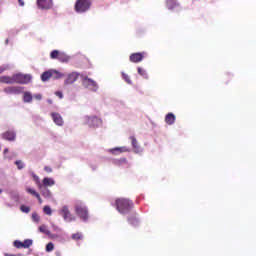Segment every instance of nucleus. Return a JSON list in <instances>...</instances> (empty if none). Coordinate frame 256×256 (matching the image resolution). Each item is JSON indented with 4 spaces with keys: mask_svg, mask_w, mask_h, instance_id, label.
<instances>
[{
    "mask_svg": "<svg viewBox=\"0 0 256 256\" xmlns=\"http://www.w3.org/2000/svg\"><path fill=\"white\" fill-rule=\"evenodd\" d=\"M116 209L121 215H127V213L133 209V202L125 198L117 199Z\"/></svg>",
    "mask_w": 256,
    "mask_h": 256,
    "instance_id": "nucleus-1",
    "label": "nucleus"
},
{
    "mask_svg": "<svg viewBox=\"0 0 256 256\" xmlns=\"http://www.w3.org/2000/svg\"><path fill=\"white\" fill-rule=\"evenodd\" d=\"M75 212L76 215H78V217H80V219L84 221V223H87V221H89V210L83 202L76 203Z\"/></svg>",
    "mask_w": 256,
    "mask_h": 256,
    "instance_id": "nucleus-2",
    "label": "nucleus"
},
{
    "mask_svg": "<svg viewBox=\"0 0 256 256\" xmlns=\"http://www.w3.org/2000/svg\"><path fill=\"white\" fill-rule=\"evenodd\" d=\"M82 77V86L84 89H88V91H92L93 93H97L99 91V84L97 82L87 76Z\"/></svg>",
    "mask_w": 256,
    "mask_h": 256,
    "instance_id": "nucleus-3",
    "label": "nucleus"
},
{
    "mask_svg": "<svg viewBox=\"0 0 256 256\" xmlns=\"http://www.w3.org/2000/svg\"><path fill=\"white\" fill-rule=\"evenodd\" d=\"M84 125H88L90 129H97L103 125V120L97 116H84Z\"/></svg>",
    "mask_w": 256,
    "mask_h": 256,
    "instance_id": "nucleus-4",
    "label": "nucleus"
},
{
    "mask_svg": "<svg viewBox=\"0 0 256 256\" xmlns=\"http://www.w3.org/2000/svg\"><path fill=\"white\" fill-rule=\"evenodd\" d=\"M91 9V0H77L75 3L76 13H86Z\"/></svg>",
    "mask_w": 256,
    "mask_h": 256,
    "instance_id": "nucleus-5",
    "label": "nucleus"
},
{
    "mask_svg": "<svg viewBox=\"0 0 256 256\" xmlns=\"http://www.w3.org/2000/svg\"><path fill=\"white\" fill-rule=\"evenodd\" d=\"M14 83H18L19 85H27L31 81V75L29 74H14L13 75Z\"/></svg>",
    "mask_w": 256,
    "mask_h": 256,
    "instance_id": "nucleus-6",
    "label": "nucleus"
},
{
    "mask_svg": "<svg viewBox=\"0 0 256 256\" xmlns=\"http://www.w3.org/2000/svg\"><path fill=\"white\" fill-rule=\"evenodd\" d=\"M59 215L63 217L64 221L66 223H71V221H75V216L71 214V211H69V207L67 205L63 206L62 209L59 210Z\"/></svg>",
    "mask_w": 256,
    "mask_h": 256,
    "instance_id": "nucleus-7",
    "label": "nucleus"
},
{
    "mask_svg": "<svg viewBox=\"0 0 256 256\" xmlns=\"http://www.w3.org/2000/svg\"><path fill=\"white\" fill-rule=\"evenodd\" d=\"M24 89L25 88L23 86H7L6 88H4L3 92L6 95H21Z\"/></svg>",
    "mask_w": 256,
    "mask_h": 256,
    "instance_id": "nucleus-8",
    "label": "nucleus"
},
{
    "mask_svg": "<svg viewBox=\"0 0 256 256\" xmlns=\"http://www.w3.org/2000/svg\"><path fill=\"white\" fill-rule=\"evenodd\" d=\"M79 73L78 72H71L66 75V79L64 80V85H73L79 79Z\"/></svg>",
    "mask_w": 256,
    "mask_h": 256,
    "instance_id": "nucleus-9",
    "label": "nucleus"
},
{
    "mask_svg": "<svg viewBox=\"0 0 256 256\" xmlns=\"http://www.w3.org/2000/svg\"><path fill=\"white\" fill-rule=\"evenodd\" d=\"M53 122L55 123V125H57V127H63V125H65V121L63 120V116H61V114H59L58 112H52L50 114Z\"/></svg>",
    "mask_w": 256,
    "mask_h": 256,
    "instance_id": "nucleus-10",
    "label": "nucleus"
},
{
    "mask_svg": "<svg viewBox=\"0 0 256 256\" xmlns=\"http://www.w3.org/2000/svg\"><path fill=\"white\" fill-rule=\"evenodd\" d=\"M39 9H53V0H37Z\"/></svg>",
    "mask_w": 256,
    "mask_h": 256,
    "instance_id": "nucleus-11",
    "label": "nucleus"
},
{
    "mask_svg": "<svg viewBox=\"0 0 256 256\" xmlns=\"http://www.w3.org/2000/svg\"><path fill=\"white\" fill-rule=\"evenodd\" d=\"M2 139H5V141H15L17 139V132L8 130L2 134Z\"/></svg>",
    "mask_w": 256,
    "mask_h": 256,
    "instance_id": "nucleus-12",
    "label": "nucleus"
},
{
    "mask_svg": "<svg viewBox=\"0 0 256 256\" xmlns=\"http://www.w3.org/2000/svg\"><path fill=\"white\" fill-rule=\"evenodd\" d=\"M40 193L45 199H53V193H51V190L49 188L39 185Z\"/></svg>",
    "mask_w": 256,
    "mask_h": 256,
    "instance_id": "nucleus-13",
    "label": "nucleus"
},
{
    "mask_svg": "<svg viewBox=\"0 0 256 256\" xmlns=\"http://www.w3.org/2000/svg\"><path fill=\"white\" fill-rule=\"evenodd\" d=\"M108 151H109V153H112V155H121V153L129 152L128 148L125 146L115 147V148L109 149Z\"/></svg>",
    "mask_w": 256,
    "mask_h": 256,
    "instance_id": "nucleus-14",
    "label": "nucleus"
},
{
    "mask_svg": "<svg viewBox=\"0 0 256 256\" xmlns=\"http://www.w3.org/2000/svg\"><path fill=\"white\" fill-rule=\"evenodd\" d=\"M130 139L132 141V147L134 149V153H143V148L139 146V142L137 141V138H135L134 136H131Z\"/></svg>",
    "mask_w": 256,
    "mask_h": 256,
    "instance_id": "nucleus-15",
    "label": "nucleus"
},
{
    "mask_svg": "<svg viewBox=\"0 0 256 256\" xmlns=\"http://www.w3.org/2000/svg\"><path fill=\"white\" fill-rule=\"evenodd\" d=\"M166 7L170 11H177L179 9V3L175 0H166Z\"/></svg>",
    "mask_w": 256,
    "mask_h": 256,
    "instance_id": "nucleus-16",
    "label": "nucleus"
},
{
    "mask_svg": "<svg viewBox=\"0 0 256 256\" xmlns=\"http://www.w3.org/2000/svg\"><path fill=\"white\" fill-rule=\"evenodd\" d=\"M22 93H23V97H22L23 103H33V94L30 91H25Z\"/></svg>",
    "mask_w": 256,
    "mask_h": 256,
    "instance_id": "nucleus-17",
    "label": "nucleus"
},
{
    "mask_svg": "<svg viewBox=\"0 0 256 256\" xmlns=\"http://www.w3.org/2000/svg\"><path fill=\"white\" fill-rule=\"evenodd\" d=\"M130 61L132 63H139L143 61V53H134L130 55Z\"/></svg>",
    "mask_w": 256,
    "mask_h": 256,
    "instance_id": "nucleus-18",
    "label": "nucleus"
},
{
    "mask_svg": "<svg viewBox=\"0 0 256 256\" xmlns=\"http://www.w3.org/2000/svg\"><path fill=\"white\" fill-rule=\"evenodd\" d=\"M50 76H51V79L57 80V79H63V77H65V74L55 69H50Z\"/></svg>",
    "mask_w": 256,
    "mask_h": 256,
    "instance_id": "nucleus-19",
    "label": "nucleus"
},
{
    "mask_svg": "<svg viewBox=\"0 0 256 256\" xmlns=\"http://www.w3.org/2000/svg\"><path fill=\"white\" fill-rule=\"evenodd\" d=\"M0 83H5L6 85L15 84L13 76H1Z\"/></svg>",
    "mask_w": 256,
    "mask_h": 256,
    "instance_id": "nucleus-20",
    "label": "nucleus"
},
{
    "mask_svg": "<svg viewBox=\"0 0 256 256\" xmlns=\"http://www.w3.org/2000/svg\"><path fill=\"white\" fill-rule=\"evenodd\" d=\"M53 185H55V180L53 178L45 177L43 179L42 187H53Z\"/></svg>",
    "mask_w": 256,
    "mask_h": 256,
    "instance_id": "nucleus-21",
    "label": "nucleus"
},
{
    "mask_svg": "<svg viewBox=\"0 0 256 256\" xmlns=\"http://www.w3.org/2000/svg\"><path fill=\"white\" fill-rule=\"evenodd\" d=\"M165 122L167 125H174L175 124V114L168 113L165 117Z\"/></svg>",
    "mask_w": 256,
    "mask_h": 256,
    "instance_id": "nucleus-22",
    "label": "nucleus"
},
{
    "mask_svg": "<svg viewBox=\"0 0 256 256\" xmlns=\"http://www.w3.org/2000/svg\"><path fill=\"white\" fill-rule=\"evenodd\" d=\"M71 59V57H69L67 54L60 52L59 56H58V61H60L61 63H69V60Z\"/></svg>",
    "mask_w": 256,
    "mask_h": 256,
    "instance_id": "nucleus-23",
    "label": "nucleus"
},
{
    "mask_svg": "<svg viewBox=\"0 0 256 256\" xmlns=\"http://www.w3.org/2000/svg\"><path fill=\"white\" fill-rule=\"evenodd\" d=\"M41 79L42 81L45 83L47 81H49L51 79V70L45 71L42 75H41Z\"/></svg>",
    "mask_w": 256,
    "mask_h": 256,
    "instance_id": "nucleus-24",
    "label": "nucleus"
},
{
    "mask_svg": "<svg viewBox=\"0 0 256 256\" xmlns=\"http://www.w3.org/2000/svg\"><path fill=\"white\" fill-rule=\"evenodd\" d=\"M128 223L133 227H137V225H139V219H137L135 216L128 217Z\"/></svg>",
    "mask_w": 256,
    "mask_h": 256,
    "instance_id": "nucleus-25",
    "label": "nucleus"
},
{
    "mask_svg": "<svg viewBox=\"0 0 256 256\" xmlns=\"http://www.w3.org/2000/svg\"><path fill=\"white\" fill-rule=\"evenodd\" d=\"M11 200L13 201L14 205H19V193L11 192Z\"/></svg>",
    "mask_w": 256,
    "mask_h": 256,
    "instance_id": "nucleus-26",
    "label": "nucleus"
},
{
    "mask_svg": "<svg viewBox=\"0 0 256 256\" xmlns=\"http://www.w3.org/2000/svg\"><path fill=\"white\" fill-rule=\"evenodd\" d=\"M33 245V241L31 239H26L22 242V249H29Z\"/></svg>",
    "mask_w": 256,
    "mask_h": 256,
    "instance_id": "nucleus-27",
    "label": "nucleus"
},
{
    "mask_svg": "<svg viewBox=\"0 0 256 256\" xmlns=\"http://www.w3.org/2000/svg\"><path fill=\"white\" fill-rule=\"evenodd\" d=\"M138 73L143 77L144 79H149V74H147V71L141 67H138Z\"/></svg>",
    "mask_w": 256,
    "mask_h": 256,
    "instance_id": "nucleus-28",
    "label": "nucleus"
},
{
    "mask_svg": "<svg viewBox=\"0 0 256 256\" xmlns=\"http://www.w3.org/2000/svg\"><path fill=\"white\" fill-rule=\"evenodd\" d=\"M40 233H44L45 235H51V231L47 229L46 225H42L39 227Z\"/></svg>",
    "mask_w": 256,
    "mask_h": 256,
    "instance_id": "nucleus-29",
    "label": "nucleus"
},
{
    "mask_svg": "<svg viewBox=\"0 0 256 256\" xmlns=\"http://www.w3.org/2000/svg\"><path fill=\"white\" fill-rule=\"evenodd\" d=\"M26 191L30 195H33L34 197H36V199H39V193H37V191H35V189L27 188Z\"/></svg>",
    "mask_w": 256,
    "mask_h": 256,
    "instance_id": "nucleus-30",
    "label": "nucleus"
},
{
    "mask_svg": "<svg viewBox=\"0 0 256 256\" xmlns=\"http://www.w3.org/2000/svg\"><path fill=\"white\" fill-rule=\"evenodd\" d=\"M72 239L74 241H79V240L83 239V234L81 232H77L75 234H72Z\"/></svg>",
    "mask_w": 256,
    "mask_h": 256,
    "instance_id": "nucleus-31",
    "label": "nucleus"
},
{
    "mask_svg": "<svg viewBox=\"0 0 256 256\" xmlns=\"http://www.w3.org/2000/svg\"><path fill=\"white\" fill-rule=\"evenodd\" d=\"M14 164L17 166V169H19V171H21V169H25V163H23L21 160L15 161Z\"/></svg>",
    "mask_w": 256,
    "mask_h": 256,
    "instance_id": "nucleus-32",
    "label": "nucleus"
},
{
    "mask_svg": "<svg viewBox=\"0 0 256 256\" xmlns=\"http://www.w3.org/2000/svg\"><path fill=\"white\" fill-rule=\"evenodd\" d=\"M60 54H61V52H59L58 50H53L50 53V57H51V59H59Z\"/></svg>",
    "mask_w": 256,
    "mask_h": 256,
    "instance_id": "nucleus-33",
    "label": "nucleus"
},
{
    "mask_svg": "<svg viewBox=\"0 0 256 256\" xmlns=\"http://www.w3.org/2000/svg\"><path fill=\"white\" fill-rule=\"evenodd\" d=\"M122 78L128 83V85L133 84V81H131V78L129 77V75L125 74V72H122Z\"/></svg>",
    "mask_w": 256,
    "mask_h": 256,
    "instance_id": "nucleus-34",
    "label": "nucleus"
},
{
    "mask_svg": "<svg viewBox=\"0 0 256 256\" xmlns=\"http://www.w3.org/2000/svg\"><path fill=\"white\" fill-rule=\"evenodd\" d=\"M43 211L45 215H49V216L53 215V210H51V206H44Z\"/></svg>",
    "mask_w": 256,
    "mask_h": 256,
    "instance_id": "nucleus-35",
    "label": "nucleus"
},
{
    "mask_svg": "<svg viewBox=\"0 0 256 256\" xmlns=\"http://www.w3.org/2000/svg\"><path fill=\"white\" fill-rule=\"evenodd\" d=\"M32 221H34V223H39V221H41V217H39L37 212L32 213Z\"/></svg>",
    "mask_w": 256,
    "mask_h": 256,
    "instance_id": "nucleus-36",
    "label": "nucleus"
},
{
    "mask_svg": "<svg viewBox=\"0 0 256 256\" xmlns=\"http://www.w3.org/2000/svg\"><path fill=\"white\" fill-rule=\"evenodd\" d=\"M53 249H55V245L53 244V242H50L46 245V251L47 253H51V251H53Z\"/></svg>",
    "mask_w": 256,
    "mask_h": 256,
    "instance_id": "nucleus-37",
    "label": "nucleus"
},
{
    "mask_svg": "<svg viewBox=\"0 0 256 256\" xmlns=\"http://www.w3.org/2000/svg\"><path fill=\"white\" fill-rule=\"evenodd\" d=\"M14 247H16V249H21L23 248V242L19 241V240H15L13 243Z\"/></svg>",
    "mask_w": 256,
    "mask_h": 256,
    "instance_id": "nucleus-38",
    "label": "nucleus"
},
{
    "mask_svg": "<svg viewBox=\"0 0 256 256\" xmlns=\"http://www.w3.org/2000/svg\"><path fill=\"white\" fill-rule=\"evenodd\" d=\"M7 69H11V66H9V64L0 66V75H1V73L7 71Z\"/></svg>",
    "mask_w": 256,
    "mask_h": 256,
    "instance_id": "nucleus-39",
    "label": "nucleus"
},
{
    "mask_svg": "<svg viewBox=\"0 0 256 256\" xmlns=\"http://www.w3.org/2000/svg\"><path fill=\"white\" fill-rule=\"evenodd\" d=\"M20 211H22V213H29V211H31V208L25 205H22L20 207Z\"/></svg>",
    "mask_w": 256,
    "mask_h": 256,
    "instance_id": "nucleus-40",
    "label": "nucleus"
},
{
    "mask_svg": "<svg viewBox=\"0 0 256 256\" xmlns=\"http://www.w3.org/2000/svg\"><path fill=\"white\" fill-rule=\"evenodd\" d=\"M123 163H127V158H120L115 161V165H123Z\"/></svg>",
    "mask_w": 256,
    "mask_h": 256,
    "instance_id": "nucleus-41",
    "label": "nucleus"
},
{
    "mask_svg": "<svg viewBox=\"0 0 256 256\" xmlns=\"http://www.w3.org/2000/svg\"><path fill=\"white\" fill-rule=\"evenodd\" d=\"M33 97L36 99V101H41V99H43V95L41 94H35Z\"/></svg>",
    "mask_w": 256,
    "mask_h": 256,
    "instance_id": "nucleus-42",
    "label": "nucleus"
},
{
    "mask_svg": "<svg viewBox=\"0 0 256 256\" xmlns=\"http://www.w3.org/2000/svg\"><path fill=\"white\" fill-rule=\"evenodd\" d=\"M55 95H56L57 97H59V99H63V92L57 91V92H55Z\"/></svg>",
    "mask_w": 256,
    "mask_h": 256,
    "instance_id": "nucleus-43",
    "label": "nucleus"
},
{
    "mask_svg": "<svg viewBox=\"0 0 256 256\" xmlns=\"http://www.w3.org/2000/svg\"><path fill=\"white\" fill-rule=\"evenodd\" d=\"M44 171H46L47 173H51L53 171V169H51V167H49V166H45Z\"/></svg>",
    "mask_w": 256,
    "mask_h": 256,
    "instance_id": "nucleus-44",
    "label": "nucleus"
},
{
    "mask_svg": "<svg viewBox=\"0 0 256 256\" xmlns=\"http://www.w3.org/2000/svg\"><path fill=\"white\" fill-rule=\"evenodd\" d=\"M32 177L34 181H39V176H37L35 173H32Z\"/></svg>",
    "mask_w": 256,
    "mask_h": 256,
    "instance_id": "nucleus-45",
    "label": "nucleus"
},
{
    "mask_svg": "<svg viewBox=\"0 0 256 256\" xmlns=\"http://www.w3.org/2000/svg\"><path fill=\"white\" fill-rule=\"evenodd\" d=\"M52 228L54 231H61V228H59L58 226H56L54 224L52 225Z\"/></svg>",
    "mask_w": 256,
    "mask_h": 256,
    "instance_id": "nucleus-46",
    "label": "nucleus"
},
{
    "mask_svg": "<svg viewBox=\"0 0 256 256\" xmlns=\"http://www.w3.org/2000/svg\"><path fill=\"white\" fill-rule=\"evenodd\" d=\"M20 7H25V2L23 0H18Z\"/></svg>",
    "mask_w": 256,
    "mask_h": 256,
    "instance_id": "nucleus-47",
    "label": "nucleus"
},
{
    "mask_svg": "<svg viewBox=\"0 0 256 256\" xmlns=\"http://www.w3.org/2000/svg\"><path fill=\"white\" fill-rule=\"evenodd\" d=\"M48 237H51V239H55V238H57V234H50V235H48Z\"/></svg>",
    "mask_w": 256,
    "mask_h": 256,
    "instance_id": "nucleus-48",
    "label": "nucleus"
},
{
    "mask_svg": "<svg viewBox=\"0 0 256 256\" xmlns=\"http://www.w3.org/2000/svg\"><path fill=\"white\" fill-rule=\"evenodd\" d=\"M47 103H49V105H53V100L52 99H47Z\"/></svg>",
    "mask_w": 256,
    "mask_h": 256,
    "instance_id": "nucleus-49",
    "label": "nucleus"
},
{
    "mask_svg": "<svg viewBox=\"0 0 256 256\" xmlns=\"http://www.w3.org/2000/svg\"><path fill=\"white\" fill-rule=\"evenodd\" d=\"M7 153H9V148L4 149V155H7Z\"/></svg>",
    "mask_w": 256,
    "mask_h": 256,
    "instance_id": "nucleus-50",
    "label": "nucleus"
},
{
    "mask_svg": "<svg viewBox=\"0 0 256 256\" xmlns=\"http://www.w3.org/2000/svg\"><path fill=\"white\" fill-rule=\"evenodd\" d=\"M55 255H56V256H62L61 251H56V252H55Z\"/></svg>",
    "mask_w": 256,
    "mask_h": 256,
    "instance_id": "nucleus-51",
    "label": "nucleus"
},
{
    "mask_svg": "<svg viewBox=\"0 0 256 256\" xmlns=\"http://www.w3.org/2000/svg\"><path fill=\"white\" fill-rule=\"evenodd\" d=\"M39 203H43V200L41 199V195H39V198H37Z\"/></svg>",
    "mask_w": 256,
    "mask_h": 256,
    "instance_id": "nucleus-52",
    "label": "nucleus"
},
{
    "mask_svg": "<svg viewBox=\"0 0 256 256\" xmlns=\"http://www.w3.org/2000/svg\"><path fill=\"white\" fill-rule=\"evenodd\" d=\"M5 256H15V254H9V253H5Z\"/></svg>",
    "mask_w": 256,
    "mask_h": 256,
    "instance_id": "nucleus-53",
    "label": "nucleus"
},
{
    "mask_svg": "<svg viewBox=\"0 0 256 256\" xmlns=\"http://www.w3.org/2000/svg\"><path fill=\"white\" fill-rule=\"evenodd\" d=\"M5 45H9V39L5 40Z\"/></svg>",
    "mask_w": 256,
    "mask_h": 256,
    "instance_id": "nucleus-54",
    "label": "nucleus"
},
{
    "mask_svg": "<svg viewBox=\"0 0 256 256\" xmlns=\"http://www.w3.org/2000/svg\"><path fill=\"white\" fill-rule=\"evenodd\" d=\"M15 256H25V255L21 254V253H18V254H15Z\"/></svg>",
    "mask_w": 256,
    "mask_h": 256,
    "instance_id": "nucleus-55",
    "label": "nucleus"
},
{
    "mask_svg": "<svg viewBox=\"0 0 256 256\" xmlns=\"http://www.w3.org/2000/svg\"><path fill=\"white\" fill-rule=\"evenodd\" d=\"M3 193V189L0 188V194Z\"/></svg>",
    "mask_w": 256,
    "mask_h": 256,
    "instance_id": "nucleus-56",
    "label": "nucleus"
},
{
    "mask_svg": "<svg viewBox=\"0 0 256 256\" xmlns=\"http://www.w3.org/2000/svg\"><path fill=\"white\" fill-rule=\"evenodd\" d=\"M13 205H15V202L13 204H10V207H13Z\"/></svg>",
    "mask_w": 256,
    "mask_h": 256,
    "instance_id": "nucleus-57",
    "label": "nucleus"
},
{
    "mask_svg": "<svg viewBox=\"0 0 256 256\" xmlns=\"http://www.w3.org/2000/svg\"><path fill=\"white\" fill-rule=\"evenodd\" d=\"M0 151H1V145H0Z\"/></svg>",
    "mask_w": 256,
    "mask_h": 256,
    "instance_id": "nucleus-58",
    "label": "nucleus"
}]
</instances>
